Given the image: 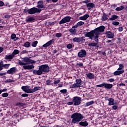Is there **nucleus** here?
Returning <instances> with one entry per match:
<instances>
[{"instance_id": "obj_1", "label": "nucleus", "mask_w": 127, "mask_h": 127, "mask_svg": "<svg viewBox=\"0 0 127 127\" xmlns=\"http://www.w3.org/2000/svg\"><path fill=\"white\" fill-rule=\"evenodd\" d=\"M50 72V67L47 64H42L39 66V69H34L33 70V74L35 76H40L43 73H49Z\"/></svg>"}, {"instance_id": "obj_2", "label": "nucleus", "mask_w": 127, "mask_h": 127, "mask_svg": "<svg viewBox=\"0 0 127 127\" xmlns=\"http://www.w3.org/2000/svg\"><path fill=\"white\" fill-rule=\"evenodd\" d=\"M71 119L72 124H78L84 119V116L81 113H75L71 115Z\"/></svg>"}, {"instance_id": "obj_3", "label": "nucleus", "mask_w": 127, "mask_h": 127, "mask_svg": "<svg viewBox=\"0 0 127 127\" xmlns=\"http://www.w3.org/2000/svg\"><path fill=\"white\" fill-rule=\"evenodd\" d=\"M18 63L20 66H24L27 65V64H35L36 61L32 60L28 57H25L22 58V61L19 60Z\"/></svg>"}, {"instance_id": "obj_4", "label": "nucleus", "mask_w": 127, "mask_h": 127, "mask_svg": "<svg viewBox=\"0 0 127 127\" xmlns=\"http://www.w3.org/2000/svg\"><path fill=\"white\" fill-rule=\"evenodd\" d=\"M82 87V79L78 78L75 80V83L72 85H69L70 89H76L77 88H81Z\"/></svg>"}, {"instance_id": "obj_5", "label": "nucleus", "mask_w": 127, "mask_h": 127, "mask_svg": "<svg viewBox=\"0 0 127 127\" xmlns=\"http://www.w3.org/2000/svg\"><path fill=\"white\" fill-rule=\"evenodd\" d=\"M85 35L86 37H89L91 40H93V38H94L95 40L97 39V40H96V42L99 41L98 38H96V31H95V29L87 32Z\"/></svg>"}, {"instance_id": "obj_6", "label": "nucleus", "mask_w": 127, "mask_h": 127, "mask_svg": "<svg viewBox=\"0 0 127 127\" xmlns=\"http://www.w3.org/2000/svg\"><path fill=\"white\" fill-rule=\"evenodd\" d=\"M106 27L104 26H100L94 29L96 32L95 38H99V36L101 34V32L105 31Z\"/></svg>"}, {"instance_id": "obj_7", "label": "nucleus", "mask_w": 127, "mask_h": 127, "mask_svg": "<svg viewBox=\"0 0 127 127\" xmlns=\"http://www.w3.org/2000/svg\"><path fill=\"white\" fill-rule=\"evenodd\" d=\"M113 84L111 83H107L105 82L102 83L101 84L97 85L96 87L102 88V87H104L105 89H108L110 90L113 88Z\"/></svg>"}, {"instance_id": "obj_8", "label": "nucleus", "mask_w": 127, "mask_h": 127, "mask_svg": "<svg viewBox=\"0 0 127 127\" xmlns=\"http://www.w3.org/2000/svg\"><path fill=\"white\" fill-rule=\"evenodd\" d=\"M74 106H79L82 103V98L80 97L74 96L72 99Z\"/></svg>"}, {"instance_id": "obj_9", "label": "nucleus", "mask_w": 127, "mask_h": 127, "mask_svg": "<svg viewBox=\"0 0 127 127\" xmlns=\"http://www.w3.org/2000/svg\"><path fill=\"white\" fill-rule=\"evenodd\" d=\"M16 72V67L10 68L7 71V72L0 73V76H5L7 74H15Z\"/></svg>"}, {"instance_id": "obj_10", "label": "nucleus", "mask_w": 127, "mask_h": 127, "mask_svg": "<svg viewBox=\"0 0 127 127\" xmlns=\"http://www.w3.org/2000/svg\"><path fill=\"white\" fill-rule=\"evenodd\" d=\"M40 12H41V9L35 7L29 9V14H35V13H40Z\"/></svg>"}, {"instance_id": "obj_11", "label": "nucleus", "mask_w": 127, "mask_h": 127, "mask_svg": "<svg viewBox=\"0 0 127 127\" xmlns=\"http://www.w3.org/2000/svg\"><path fill=\"white\" fill-rule=\"evenodd\" d=\"M71 21V17L70 16H67L63 18L59 22L60 24H64L67 22H70Z\"/></svg>"}, {"instance_id": "obj_12", "label": "nucleus", "mask_w": 127, "mask_h": 127, "mask_svg": "<svg viewBox=\"0 0 127 127\" xmlns=\"http://www.w3.org/2000/svg\"><path fill=\"white\" fill-rule=\"evenodd\" d=\"M87 55V52L85 50H81L78 53V56L79 58H83L86 57Z\"/></svg>"}, {"instance_id": "obj_13", "label": "nucleus", "mask_w": 127, "mask_h": 127, "mask_svg": "<svg viewBox=\"0 0 127 127\" xmlns=\"http://www.w3.org/2000/svg\"><path fill=\"white\" fill-rule=\"evenodd\" d=\"M118 70L114 72V75L115 76H119V75H122L123 73H125V70L122 68V67H119L117 69Z\"/></svg>"}, {"instance_id": "obj_14", "label": "nucleus", "mask_w": 127, "mask_h": 127, "mask_svg": "<svg viewBox=\"0 0 127 127\" xmlns=\"http://www.w3.org/2000/svg\"><path fill=\"white\" fill-rule=\"evenodd\" d=\"M21 89L25 93L31 94V89H29V86H22Z\"/></svg>"}, {"instance_id": "obj_15", "label": "nucleus", "mask_w": 127, "mask_h": 127, "mask_svg": "<svg viewBox=\"0 0 127 127\" xmlns=\"http://www.w3.org/2000/svg\"><path fill=\"white\" fill-rule=\"evenodd\" d=\"M37 7L39 9V8H43L44 9H45V8H46V6L43 5V0H39V1H38Z\"/></svg>"}, {"instance_id": "obj_16", "label": "nucleus", "mask_w": 127, "mask_h": 127, "mask_svg": "<svg viewBox=\"0 0 127 127\" xmlns=\"http://www.w3.org/2000/svg\"><path fill=\"white\" fill-rule=\"evenodd\" d=\"M55 42V39H52V40H50L48 42H47L46 44H44L43 45V47L44 48H46V47H48V46H50L52 43H54Z\"/></svg>"}, {"instance_id": "obj_17", "label": "nucleus", "mask_w": 127, "mask_h": 127, "mask_svg": "<svg viewBox=\"0 0 127 127\" xmlns=\"http://www.w3.org/2000/svg\"><path fill=\"white\" fill-rule=\"evenodd\" d=\"M106 37L107 38H110L113 39L114 38V36H115V34L114 33L111 32V31H106L105 33Z\"/></svg>"}, {"instance_id": "obj_18", "label": "nucleus", "mask_w": 127, "mask_h": 127, "mask_svg": "<svg viewBox=\"0 0 127 127\" xmlns=\"http://www.w3.org/2000/svg\"><path fill=\"white\" fill-rule=\"evenodd\" d=\"M23 67L24 70H31V69H34V65L33 64L24 65Z\"/></svg>"}, {"instance_id": "obj_19", "label": "nucleus", "mask_w": 127, "mask_h": 127, "mask_svg": "<svg viewBox=\"0 0 127 127\" xmlns=\"http://www.w3.org/2000/svg\"><path fill=\"white\" fill-rule=\"evenodd\" d=\"M79 126H81V127H88V126H89V123H88V122L84 121H81L79 123Z\"/></svg>"}, {"instance_id": "obj_20", "label": "nucleus", "mask_w": 127, "mask_h": 127, "mask_svg": "<svg viewBox=\"0 0 127 127\" xmlns=\"http://www.w3.org/2000/svg\"><path fill=\"white\" fill-rule=\"evenodd\" d=\"M89 17H90V15L88 14H86L83 16H80L79 19L80 20H87Z\"/></svg>"}, {"instance_id": "obj_21", "label": "nucleus", "mask_w": 127, "mask_h": 127, "mask_svg": "<svg viewBox=\"0 0 127 127\" xmlns=\"http://www.w3.org/2000/svg\"><path fill=\"white\" fill-rule=\"evenodd\" d=\"M69 31L72 36L76 35V34H77V31L76 30V29L73 28V27L69 30Z\"/></svg>"}, {"instance_id": "obj_22", "label": "nucleus", "mask_w": 127, "mask_h": 127, "mask_svg": "<svg viewBox=\"0 0 127 127\" xmlns=\"http://www.w3.org/2000/svg\"><path fill=\"white\" fill-rule=\"evenodd\" d=\"M82 25H84V22L79 21L75 25L73 26L72 28H78V26H82Z\"/></svg>"}, {"instance_id": "obj_23", "label": "nucleus", "mask_w": 127, "mask_h": 127, "mask_svg": "<svg viewBox=\"0 0 127 127\" xmlns=\"http://www.w3.org/2000/svg\"><path fill=\"white\" fill-rule=\"evenodd\" d=\"M13 58H14V55H13V54H12L9 55H6L5 56L4 59H5V60L7 59H8L9 60H11V59Z\"/></svg>"}, {"instance_id": "obj_24", "label": "nucleus", "mask_w": 127, "mask_h": 127, "mask_svg": "<svg viewBox=\"0 0 127 127\" xmlns=\"http://www.w3.org/2000/svg\"><path fill=\"white\" fill-rule=\"evenodd\" d=\"M115 105V99L113 98H110L108 103V106H114Z\"/></svg>"}, {"instance_id": "obj_25", "label": "nucleus", "mask_w": 127, "mask_h": 127, "mask_svg": "<svg viewBox=\"0 0 127 127\" xmlns=\"http://www.w3.org/2000/svg\"><path fill=\"white\" fill-rule=\"evenodd\" d=\"M86 6L88 7L89 10H90L91 8H93L95 6V4L93 3H88L86 4Z\"/></svg>"}, {"instance_id": "obj_26", "label": "nucleus", "mask_w": 127, "mask_h": 127, "mask_svg": "<svg viewBox=\"0 0 127 127\" xmlns=\"http://www.w3.org/2000/svg\"><path fill=\"white\" fill-rule=\"evenodd\" d=\"M86 76L89 80L94 79L95 78V75H94V74L91 72L89 73L86 74Z\"/></svg>"}, {"instance_id": "obj_27", "label": "nucleus", "mask_w": 127, "mask_h": 127, "mask_svg": "<svg viewBox=\"0 0 127 127\" xmlns=\"http://www.w3.org/2000/svg\"><path fill=\"white\" fill-rule=\"evenodd\" d=\"M119 16L116 15V14H113L111 16V17L109 19V20H116V19H118L119 18Z\"/></svg>"}, {"instance_id": "obj_28", "label": "nucleus", "mask_w": 127, "mask_h": 127, "mask_svg": "<svg viewBox=\"0 0 127 127\" xmlns=\"http://www.w3.org/2000/svg\"><path fill=\"white\" fill-rule=\"evenodd\" d=\"M39 90H40V87L36 86L33 89H31V94H32V93H34V92H36L37 91H39Z\"/></svg>"}, {"instance_id": "obj_29", "label": "nucleus", "mask_w": 127, "mask_h": 127, "mask_svg": "<svg viewBox=\"0 0 127 127\" xmlns=\"http://www.w3.org/2000/svg\"><path fill=\"white\" fill-rule=\"evenodd\" d=\"M34 20H35V19L33 17H28L26 19L27 22H32V21H34Z\"/></svg>"}, {"instance_id": "obj_30", "label": "nucleus", "mask_w": 127, "mask_h": 127, "mask_svg": "<svg viewBox=\"0 0 127 127\" xmlns=\"http://www.w3.org/2000/svg\"><path fill=\"white\" fill-rule=\"evenodd\" d=\"M88 46H92V47H97V48L99 47V46H97L98 45V43H90L89 44H88Z\"/></svg>"}, {"instance_id": "obj_31", "label": "nucleus", "mask_w": 127, "mask_h": 127, "mask_svg": "<svg viewBox=\"0 0 127 127\" xmlns=\"http://www.w3.org/2000/svg\"><path fill=\"white\" fill-rule=\"evenodd\" d=\"M102 20L103 21H106V20H108V15L106 14V13H104L103 15L102 16Z\"/></svg>"}, {"instance_id": "obj_32", "label": "nucleus", "mask_w": 127, "mask_h": 127, "mask_svg": "<svg viewBox=\"0 0 127 127\" xmlns=\"http://www.w3.org/2000/svg\"><path fill=\"white\" fill-rule=\"evenodd\" d=\"M72 41L73 42H76L77 43H80V38L79 37H74V38L72 39Z\"/></svg>"}, {"instance_id": "obj_33", "label": "nucleus", "mask_w": 127, "mask_h": 127, "mask_svg": "<svg viewBox=\"0 0 127 127\" xmlns=\"http://www.w3.org/2000/svg\"><path fill=\"white\" fill-rule=\"evenodd\" d=\"M10 66V64H3V69H8Z\"/></svg>"}, {"instance_id": "obj_34", "label": "nucleus", "mask_w": 127, "mask_h": 127, "mask_svg": "<svg viewBox=\"0 0 127 127\" xmlns=\"http://www.w3.org/2000/svg\"><path fill=\"white\" fill-rule=\"evenodd\" d=\"M125 8V7L124 6L122 5L120 7H118L116 8L115 10L117 11H121V10H123Z\"/></svg>"}, {"instance_id": "obj_35", "label": "nucleus", "mask_w": 127, "mask_h": 127, "mask_svg": "<svg viewBox=\"0 0 127 127\" xmlns=\"http://www.w3.org/2000/svg\"><path fill=\"white\" fill-rule=\"evenodd\" d=\"M3 70V61H1L0 62V71Z\"/></svg>"}, {"instance_id": "obj_36", "label": "nucleus", "mask_w": 127, "mask_h": 127, "mask_svg": "<svg viewBox=\"0 0 127 127\" xmlns=\"http://www.w3.org/2000/svg\"><path fill=\"white\" fill-rule=\"evenodd\" d=\"M94 104V101H91L86 103V106L87 107H89V106H91Z\"/></svg>"}, {"instance_id": "obj_37", "label": "nucleus", "mask_w": 127, "mask_h": 127, "mask_svg": "<svg viewBox=\"0 0 127 127\" xmlns=\"http://www.w3.org/2000/svg\"><path fill=\"white\" fill-rule=\"evenodd\" d=\"M38 44V41H34L32 43V47H36V46H37V44Z\"/></svg>"}, {"instance_id": "obj_38", "label": "nucleus", "mask_w": 127, "mask_h": 127, "mask_svg": "<svg viewBox=\"0 0 127 127\" xmlns=\"http://www.w3.org/2000/svg\"><path fill=\"white\" fill-rule=\"evenodd\" d=\"M12 54L14 55H14H17V54H19V51L18 50H14Z\"/></svg>"}, {"instance_id": "obj_39", "label": "nucleus", "mask_w": 127, "mask_h": 127, "mask_svg": "<svg viewBox=\"0 0 127 127\" xmlns=\"http://www.w3.org/2000/svg\"><path fill=\"white\" fill-rule=\"evenodd\" d=\"M60 93L65 95V94H67V89H62L60 91Z\"/></svg>"}, {"instance_id": "obj_40", "label": "nucleus", "mask_w": 127, "mask_h": 127, "mask_svg": "<svg viewBox=\"0 0 127 127\" xmlns=\"http://www.w3.org/2000/svg\"><path fill=\"white\" fill-rule=\"evenodd\" d=\"M14 82V80L11 79H8L4 81V83H12Z\"/></svg>"}, {"instance_id": "obj_41", "label": "nucleus", "mask_w": 127, "mask_h": 127, "mask_svg": "<svg viewBox=\"0 0 127 127\" xmlns=\"http://www.w3.org/2000/svg\"><path fill=\"white\" fill-rule=\"evenodd\" d=\"M24 45L25 47L28 48L30 46V43L29 42H25Z\"/></svg>"}, {"instance_id": "obj_42", "label": "nucleus", "mask_w": 127, "mask_h": 127, "mask_svg": "<svg viewBox=\"0 0 127 127\" xmlns=\"http://www.w3.org/2000/svg\"><path fill=\"white\" fill-rule=\"evenodd\" d=\"M45 85H53V83L51 84V81L50 80H47L46 81Z\"/></svg>"}, {"instance_id": "obj_43", "label": "nucleus", "mask_w": 127, "mask_h": 127, "mask_svg": "<svg viewBox=\"0 0 127 127\" xmlns=\"http://www.w3.org/2000/svg\"><path fill=\"white\" fill-rule=\"evenodd\" d=\"M59 83H60V79L54 80V85H56V86H57L58 84H59Z\"/></svg>"}, {"instance_id": "obj_44", "label": "nucleus", "mask_w": 127, "mask_h": 127, "mask_svg": "<svg viewBox=\"0 0 127 127\" xmlns=\"http://www.w3.org/2000/svg\"><path fill=\"white\" fill-rule=\"evenodd\" d=\"M62 36V34L61 33H57L56 34V37H57V38H60V37H61Z\"/></svg>"}, {"instance_id": "obj_45", "label": "nucleus", "mask_w": 127, "mask_h": 127, "mask_svg": "<svg viewBox=\"0 0 127 127\" xmlns=\"http://www.w3.org/2000/svg\"><path fill=\"white\" fill-rule=\"evenodd\" d=\"M112 24L113 25H115V26H118V25H120V22H118V21L113 22Z\"/></svg>"}, {"instance_id": "obj_46", "label": "nucleus", "mask_w": 127, "mask_h": 127, "mask_svg": "<svg viewBox=\"0 0 127 127\" xmlns=\"http://www.w3.org/2000/svg\"><path fill=\"white\" fill-rule=\"evenodd\" d=\"M1 96L3 98H6V97H8V93H4L1 94Z\"/></svg>"}, {"instance_id": "obj_47", "label": "nucleus", "mask_w": 127, "mask_h": 127, "mask_svg": "<svg viewBox=\"0 0 127 127\" xmlns=\"http://www.w3.org/2000/svg\"><path fill=\"white\" fill-rule=\"evenodd\" d=\"M72 47H73V45L71 44H68L66 45V48H67V49H71Z\"/></svg>"}, {"instance_id": "obj_48", "label": "nucleus", "mask_w": 127, "mask_h": 127, "mask_svg": "<svg viewBox=\"0 0 127 127\" xmlns=\"http://www.w3.org/2000/svg\"><path fill=\"white\" fill-rule=\"evenodd\" d=\"M15 38H16V35H15V34H12L11 35V39L13 40L15 39Z\"/></svg>"}, {"instance_id": "obj_49", "label": "nucleus", "mask_w": 127, "mask_h": 127, "mask_svg": "<svg viewBox=\"0 0 127 127\" xmlns=\"http://www.w3.org/2000/svg\"><path fill=\"white\" fill-rule=\"evenodd\" d=\"M106 43H110L109 45H110V46H112V45H114V44L112 42V40H111L107 41Z\"/></svg>"}, {"instance_id": "obj_50", "label": "nucleus", "mask_w": 127, "mask_h": 127, "mask_svg": "<svg viewBox=\"0 0 127 127\" xmlns=\"http://www.w3.org/2000/svg\"><path fill=\"white\" fill-rule=\"evenodd\" d=\"M27 53H28V51H26V50H23L21 52V54H27Z\"/></svg>"}, {"instance_id": "obj_51", "label": "nucleus", "mask_w": 127, "mask_h": 127, "mask_svg": "<svg viewBox=\"0 0 127 127\" xmlns=\"http://www.w3.org/2000/svg\"><path fill=\"white\" fill-rule=\"evenodd\" d=\"M112 108V110H118V106L117 105H113Z\"/></svg>"}, {"instance_id": "obj_52", "label": "nucleus", "mask_w": 127, "mask_h": 127, "mask_svg": "<svg viewBox=\"0 0 127 127\" xmlns=\"http://www.w3.org/2000/svg\"><path fill=\"white\" fill-rule=\"evenodd\" d=\"M21 97L23 98H25V97H28V94L26 93H24L21 95Z\"/></svg>"}, {"instance_id": "obj_53", "label": "nucleus", "mask_w": 127, "mask_h": 127, "mask_svg": "<svg viewBox=\"0 0 127 127\" xmlns=\"http://www.w3.org/2000/svg\"><path fill=\"white\" fill-rule=\"evenodd\" d=\"M108 82H109V83H113V82H115V79L110 78L108 80Z\"/></svg>"}, {"instance_id": "obj_54", "label": "nucleus", "mask_w": 127, "mask_h": 127, "mask_svg": "<svg viewBox=\"0 0 127 127\" xmlns=\"http://www.w3.org/2000/svg\"><path fill=\"white\" fill-rule=\"evenodd\" d=\"M23 12L24 13H27V12H28V13H29V9H24Z\"/></svg>"}, {"instance_id": "obj_55", "label": "nucleus", "mask_w": 127, "mask_h": 127, "mask_svg": "<svg viewBox=\"0 0 127 127\" xmlns=\"http://www.w3.org/2000/svg\"><path fill=\"white\" fill-rule=\"evenodd\" d=\"M16 106H23V103H20V102H18L15 104Z\"/></svg>"}, {"instance_id": "obj_56", "label": "nucleus", "mask_w": 127, "mask_h": 127, "mask_svg": "<svg viewBox=\"0 0 127 127\" xmlns=\"http://www.w3.org/2000/svg\"><path fill=\"white\" fill-rule=\"evenodd\" d=\"M83 65H84V64H83V63L76 64V66H78V67H83Z\"/></svg>"}, {"instance_id": "obj_57", "label": "nucleus", "mask_w": 127, "mask_h": 127, "mask_svg": "<svg viewBox=\"0 0 127 127\" xmlns=\"http://www.w3.org/2000/svg\"><path fill=\"white\" fill-rule=\"evenodd\" d=\"M118 30L120 32H122V31H123V30H124V28H123V27H120L118 28Z\"/></svg>"}, {"instance_id": "obj_58", "label": "nucleus", "mask_w": 127, "mask_h": 127, "mask_svg": "<svg viewBox=\"0 0 127 127\" xmlns=\"http://www.w3.org/2000/svg\"><path fill=\"white\" fill-rule=\"evenodd\" d=\"M4 5V2H3V1H2V0H0V6H3V5Z\"/></svg>"}, {"instance_id": "obj_59", "label": "nucleus", "mask_w": 127, "mask_h": 127, "mask_svg": "<svg viewBox=\"0 0 127 127\" xmlns=\"http://www.w3.org/2000/svg\"><path fill=\"white\" fill-rule=\"evenodd\" d=\"M73 104H74V103L73 102V101L72 102H69L67 103V105H68V106H72Z\"/></svg>"}, {"instance_id": "obj_60", "label": "nucleus", "mask_w": 127, "mask_h": 127, "mask_svg": "<svg viewBox=\"0 0 127 127\" xmlns=\"http://www.w3.org/2000/svg\"><path fill=\"white\" fill-rule=\"evenodd\" d=\"M119 67H120L121 68H122L123 69H124V68H125V65H124L123 64H119Z\"/></svg>"}, {"instance_id": "obj_61", "label": "nucleus", "mask_w": 127, "mask_h": 127, "mask_svg": "<svg viewBox=\"0 0 127 127\" xmlns=\"http://www.w3.org/2000/svg\"><path fill=\"white\" fill-rule=\"evenodd\" d=\"M83 3H88V2H90V0H85L82 1Z\"/></svg>"}, {"instance_id": "obj_62", "label": "nucleus", "mask_w": 127, "mask_h": 127, "mask_svg": "<svg viewBox=\"0 0 127 127\" xmlns=\"http://www.w3.org/2000/svg\"><path fill=\"white\" fill-rule=\"evenodd\" d=\"M9 4V3L8 2H6L5 3H4V6H8V5Z\"/></svg>"}, {"instance_id": "obj_63", "label": "nucleus", "mask_w": 127, "mask_h": 127, "mask_svg": "<svg viewBox=\"0 0 127 127\" xmlns=\"http://www.w3.org/2000/svg\"><path fill=\"white\" fill-rule=\"evenodd\" d=\"M105 101H108V102H109V101H110V98H109V97L106 96V97H105Z\"/></svg>"}, {"instance_id": "obj_64", "label": "nucleus", "mask_w": 127, "mask_h": 127, "mask_svg": "<svg viewBox=\"0 0 127 127\" xmlns=\"http://www.w3.org/2000/svg\"><path fill=\"white\" fill-rule=\"evenodd\" d=\"M3 51V48L0 47V53H1Z\"/></svg>"}]
</instances>
